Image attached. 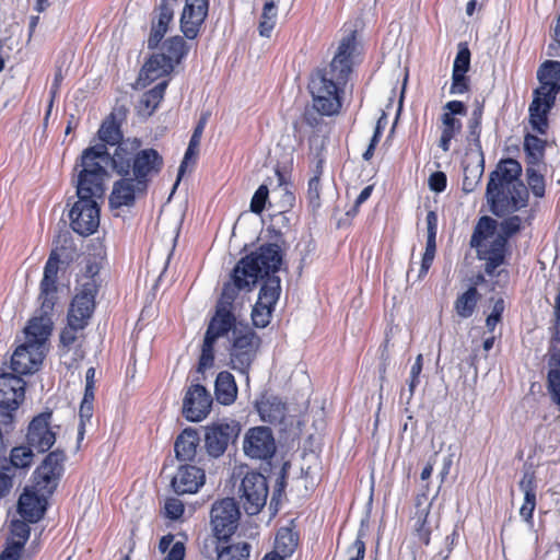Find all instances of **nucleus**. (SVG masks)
I'll return each instance as SVG.
<instances>
[{
  "instance_id": "obj_11",
  "label": "nucleus",
  "mask_w": 560,
  "mask_h": 560,
  "mask_svg": "<svg viewBox=\"0 0 560 560\" xmlns=\"http://www.w3.org/2000/svg\"><path fill=\"white\" fill-rule=\"evenodd\" d=\"M240 515L234 499L225 498L215 502L211 509V524L214 532L212 538L232 536L237 528Z\"/></svg>"
},
{
  "instance_id": "obj_33",
  "label": "nucleus",
  "mask_w": 560,
  "mask_h": 560,
  "mask_svg": "<svg viewBox=\"0 0 560 560\" xmlns=\"http://www.w3.org/2000/svg\"><path fill=\"white\" fill-rule=\"evenodd\" d=\"M199 435L194 429H185L176 439L174 451L177 459L182 462L194 460L199 446Z\"/></svg>"
},
{
  "instance_id": "obj_1",
  "label": "nucleus",
  "mask_w": 560,
  "mask_h": 560,
  "mask_svg": "<svg viewBox=\"0 0 560 560\" xmlns=\"http://www.w3.org/2000/svg\"><path fill=\"white\" fill-rule=\"evenodd\" d=\"M108 161L104 145L85 149L81 156V170L77 180L78 200L69 218L72 230L83 236L93 234L100 225L98 200L103 199L106 171L103 163Z\"/></svg>"
},
{
  "instance_id": "obj_3",
  "label": "nucleus",
  "mask_w": 560,
  "mask_h": 560,
  "mask_svg": "<svg viewBox=\"0 0 560 560\" xmlns=\"http://www.w3.org/2000/svg\"><path fill=\"white\" fill-rule=\"evenodd\" d=\"M281 264L282 253L279 245H261L256 252L237 262L232 280L224 284L217 306L232 310L240 291H250L259 279L265 280L270 273H277Z\"/></svg>"
},
{
  "instance_id": "obj_8",
  "label": "nucleus",
  "mask_w": 560,
  "mask_h": 560,
  "mask_svg": "<svg viewBox=\"0 0 560 560\" xmlns=\"http://www.w3.org/2000/svg\"><path fill=\"white\" fill-rule=\"evenodd\" d=\"M280 282V278L276 273H270L264 280L258 300L252 312V319L256 327L265 328L270 323L273 306L281 292Z\"/></svg>"
},
{
  "instance_id": "obj_48",
  "label": "nucleus",
  "mask_w": 560,
  "mask_h": 560,
  "mask_svg": "<svg viewBox=\"0 0 560 560\" xmlns=\"http://www.w3.org/2000/svg\"><path fill=\"white\" fill-rule=\"evenodd\" d=\"M323 173V161L318 160L314 171V176L308 180L307 198L313 208L320 205V176Z\"/></svg>"
},
{
  "instance_id": "obj_4",
  "label": "nucleus",
  "mask_w": 560,
  "mask_h": 560,
  "mask_svg": "<svg viewBox=\"0 0 560 560\" xmlns=\"http://www.w3.org/2000/svg\"><path fill=\"white\" fill-rule=\"evenodd\" d=\"M140 145L138 139L121 142L113 154H108V161L103 163V168L110 165L118 175H131L148 187L150 179L160 173L163 158L154 149L140 150Z\"/></svg>"
},
{
  "instance_id": "obj_35",
  "label": "nucleus",
  "mask_w": 560,
  "mask_h": 560,
  "mask_svg": "<svg viewBox=\"0 0 560 560\" xmlns=\"http://www.w3.org/2000/svg\"><path fill=\"white\" fill-rule=\"evenodd\" d=\"M173 68V63L162 52L155 54L144 63L140 79L152 82L168 74Z\"/></svg>"
},
{
  "instance_id": "obj_20",
  "label": "nucleus",
  "mask_w": 560,
  "mask_h": 560,
  "mask_svg": "<svg viewBox=\"0 0 560 560\" xmlns=\"http://www.w3.org/2000/svg\"><path fill=\"white\" fill-rule=\"evenodd\" d=\"M59 256L52 250L49 255L48 260L46 261L44 268V276L40 281V294L39 301H42V307L44 312H52L55 303H56V293H57V275L59 270Z\"/></svg>"
},
{
  "instance_id": "obj_47",
  "label": "nucleus",
  "mask_w": 560,
  "mask_h": 560,
  "mask_svg": "<svg viewBox=\"0 0 560 560\" xmlns=\"http://www.w3.org/2000/svg\"><path fill=\"white\" fill-rule=\"evenodd\" d=\"M524 149L528 155V163L537 165L544 155L545 141L536 136L527 135L524 139Z\"/></svg>"
},
{
  "instance_id": "obj_45",
  "label": "nucleus",
  "mask_w": 560,
  "mask_h": 560,
  "mask_svg": "<svg viewBox=\"0 0 560 560\" xmlns=\"http://www.w3.org/2000/svg\"><path fill=\"white\" fill-rule=\"evenodd\" d=\"M278 15L277 3L266 1L262 8V13L259 22V34L264 37H270L271 32L276 25Z\"/></svg>"
},
{
  "instance_id": "obj_51",
  "label": "nucleus",
  "mask_w": 560,
  "mask_h": 560,
  "mask_svg": "<svg viewBox=\"0 0 560 560\" xmlns=\"http://www.w3.org/2000/svg\"><path fill=\"white\" fill-rule=\"evenodd\" d=\"M482 106H477L468 120V136L467 139L472 141L476 145L480 147V132H481Z\"/></svg>"
},
{
  "instance_id": "obj_54",
  "label": "nucleus",
  "mask_w": 560,
  "mask_h": 560,
  "mask_svg": "<svg viewBox=\"0 0 560 560\" xmlns=\"http://www.w3.org/2000/svg\"><path fill=\"white\" fill-rule=\"evenodd\" d=\"M422 365H423L422 354H418L416 358V361L413 362V364L410 369L409 378L407 381L408 393H409L408 398H407L408 401L412 398L415 390L420 383V374L422 372Z\"/></svg>"
},
{
  "instance_id": "obj_57",
  "label": "nucleus",
  "mask_w": 560,
  "mask_h": 560,
  "mask_svg": "<svg viewBox=\"0 0 560 560\" xmlns=\"http://www.w3.org/2000/svg\"><path fill=\"white\" fill-rule=\"evenodd\" d=\"M385 124H386V119H385V115L383 114L382 117L376 122L374 133H373V137L371 138L370 144H369L368 149L365 150V152L363 153V159L365 161H369L372 159V156L374 154L375 147L380 142L382 132L385 128Z\"/></svg>"
},
{
  "instance_id": "obj_5",
  "label": "nucleus",
  "mask_w": 560,
  "mask_h": 560,
  "mask_svg": "<svg viewBox=\"0 0 560 560\" xmlns=\"http://www.w3.org/2000/svg\"><path fill=\"white\" fill-rule=\"evenodd\" d=\"M497 222L489 218L479 219L470 238V246L476 248L478 258L486 261L485 271L493 277L495 270L504 262L506 243L504 236L495 235Z\"/></svg>"
},
{
  "instance_id": "obj_56",
  "label": "nucleus",
  "mask_w": 560,
  "mask_h": 560,
  "mask_svg": "<svg viewBox=\"0 0 560 560\" xmlns=\"http://www.w3.org/2000/svg\"><path fill=\"white\" fill-rule=\"evenodd\" d=\"M269 189L267 185H260L250 200V211L260 214L268 200Z\"/></svg>"
},
{
  "instance_id": "obj_26",
  "label": "nucleus",
  "mask_w": 560,
  "mask_h": 560,
  "mask_svg": "<svg viewBox=\"0 0 560 560\" xmlns=\"http://www.w3.org/2000/svg\"><path fill=\"white\" fill-rule=\"evenodd\" d=\"M52 312H44L39 307V314L30 319L28 325L24 329L26 343H32L39 349L46 350V341L51 334L52 329Z\"/></svg>"
},
{
  "instance_id": "obj_53",
  "label": "nucleus",
  "mask_w": 560,
  "mask_h": 560,
  "mask_svg": "<svg viewBox=\"0 0 560 560\" xmlns=\"http://www.w3.org/2000/svg\"><path fill=\"white\" fill-rule=\"evenodd\" d=\"M522 228V218L518 215H512L500 223L499 233L495 232L497 236H504V241L508 242V238L516 234Z\"/></svg>"
},
{
  "instance_id": "obj_37",
  "label": "nucleus",
  "mask_w": 560,
  "mask_h": 560,
  "mask_svg": "<svg viewBox=\"0 0 560 560\" xmlns=\"http://www.w3.org/2000/svg\"><path fill=\"white\" fill-rule=\"evenodd\" d=\"M520 488L524 493V502L520 509V514L525 521L533 517V512L536 506V486L534 476L525 474L520 481Z\"/></svg>"
},
{
  "instance_id": "obj_59",
  "label": "nucleus",
  "mask_w": 560,
  "mask_h": 560,
  "mask_svg": "<svg viewBox=\"0 0 560 560\" xmlns=\"http://www.w3.org/2000/svg\"><path fill=\"white\" fill-rule=\"evenodd\" d=\"M470 66V51L467 47H460L453 65V72L466 73Z\"/></svg>"
},
{
  "instance_id": "obj_63",
  "label": "nucleus",
  "mask_w": 560,
  "mask_h": 560,
  "mask_svg": "<svg viewBox=\"0 0 560 560\" xmlns=\"http://www.w3.org/2000/svg\"><path fill=\"white\" fill-rule=\"evenodd\" d=\"M468 91L466 73H452V85L450 93L457 95Z\"/></svg>"
},
{
  "instance_id": "obj_14",
  "label": "nucleus",
  "mask_w": 560,
  "mask_h": 560,
  "mask_svg": "<svg viewBox=\"0 0 560 560\" xmlns=\"http://www.w3.org/2000/svg\"><path fill=\"white\" fill-rule=\"evenodd\" d=\"M552 86H539L534 92V98L529 105V122L532 129L538 133H546L548 128V113L555 104Z\"/></svg>"
},
{
  "instance_id": "obj_44",
  "label": "nucleus",
  "mask_w": 560,
  "mask_h": 560,
  "mask_svg": "<svg viewBox=\"0 0 560 560\" xmlns=\"http://www.w3.org/2000/svg\"><path fill=\"white\" fill-rule=\"evenodd\" d=\"M163 55L174 65L180 61L186 55V43L183 37L174 36L168 38L162 46Z\"/></svg>"
},
{
  "instance_id": "obj_41",
  "label": "nucleus",
  "mask_w": 560,
  "mask_h": 560,
  "mask_svg": "<svg viewBox=\"0 0 560 560\" xmlns=\"http://www.w3.org/2000/svg\"><path fill=\"white\" fill-rule=\"evenodd\" d=\"M207 120H208V116L203 115L200 118L198 125L196 126L194 133L190 138L188 148L185 152L184 159L182 161V164L179 166V175H183L185 173V170H186L188 163L190 162V160L195 159L197 156L198 151H199L200 139H201L205 126L207 124Z\"/></svg>"
},
{
  "instance_id": "obj_22",
  "label": "nucleus",
  "mask_w": 560,
  "mask_h": 560,
  "mask_svg": "<svg viewBox=\"0 0 560 560\" xmlns=\"http://www.w3.org/2000/svg\"><path fill=\"white\" fill-rule=\"evenodd\" d=\"M147 190V186L142 184V180L129 176H122L121 179L117 180L109 197V203L112 208L131 207L133 206L136 198L142 195Z\"/></svg>"
},
{
  "instance_id": "obj_29",
  "label": "nucleus",
  "mask_w": 560,
  "mask_h": 560,
  "mask_svg": "<svg viewBox=\"0 0 560 560\" xmlns=\"http://www.w3.org/2000/svg\"><path fill=\"white\" fill-rule=\"evenodd\" d=\"M242 322H237L232 310L217 306L215 314L209 323L206 331V338L217 341L220 337L226 336L230 331L232 337L237 326H246Z\"/></svg>"
},
{
  "instance_id": "obj_13",
  "label": "nucleus",
  "mask_w": 560,
  "mask_h": 560,
  "mask_svg": "<svg viewBox=\"0 0 560 560\" xmlns=\"http://www.w3.org/2000/svg\"><path fill=\"white\" fill-rule=\"evenodd\" d=\"M243 450L250 458L268 459L272 457L276 452V442L271 430L266 427L249 429L244 439Z\"/></svg>"
},
{
  "instance_id": "obj_42",
  "label": "nucleus",
  "mask_w": 560,
  "mask_h": 560,
  "mask_svg": "<svg viewBox=\"0 0 560 560\" xmlns=\"http://www.w3.org/2000/svg\"><path fill=\"white\" fill-rule=\"evenodd\" d=\"M417 512L412 517L413 521V529L419 538V540L428 545L430 541L431 527L428 524V515H429V506L421 508L420 498L417 499Z\"/></svg>"
},
{
  "instance_id": "obj_31",
  "label": "nucleus",
  "mask_w": 560,
  "mask_h": 560,
  "mask_svg": "<svg viewBox=\"0 0 560 560\" xmlns=\"http://www.w3.org/2000/svg\"><path fill=\"white\" fill-rule=\"evenodd\" d=\"M299 536L289 527H281L275 540L273 551L266 553L261 560H285L295 551Z\"/></svg>"
},
{
  "instance_id": "obj_18",
  "label": "nucleus",
  "mask_w": 560,
  "mask_h": 560,
  "mask_svg": "<svg viewBox=\"0 0 560 560\" xmlns=\"http://www.w3.org/2000/svg\"><path fill=\"white\" fill-rule=\"evenodd\" d=\"M235 423H214L206 429L205 446L212 457H220L226 451L229 443L237 435Z\"/></svg>"
},
{
  "instance_id": "obj_58",
  "label": "nucleus",
  "mask_w": 560,
  "mask_h": 560,
  "mask_svg": "<svg viewBox=\"0 0 560 560\" xmlns=\"http://www.w3.org/2000/svg\"><path fill=\"white\" fill-rule=\"evenodd\" d=\"M93 416V402L81 401L79 417L80 423L78 429V439L82 440L85 433V424L90 422Z\"/></svg>"
},
{
  "instance_id": "obj_50",
  "label": "nucleus",
  "mask_w": 560,
  "mask_h": 560,
  "mask_svg": "<svg viewBox=\"0 0 560 560\" xmlns=\"http://www.w3.org/2000/svg\"><path fill=\"white\" fill-rule=\"evenodd\" d=\"M527 184L534 196L541 198L545 195V179L539 171V164L529 166L526 170Z\"/></svg>"
},
{
  "instance_id": "obj_10",
  "label": "nucleus",
  "mask_w": 560,
  "mask_h": 560,
  "mask_svg": "<svg viewBox=\"0 0 560 560\" xmlns=\"http://www.w3.org/2000/svg\"><path fill=\"white\" fill-rule=\"evenodd\" d=\"M268 485L264 475L247 472L240 487L241 500L247 514L256 515L265 506L268 498Z\"/></svg>"
},
{
  "instance_id": "obj_62",
  "label": "nucleus",
  "mask_w": 560,
  "mask_h": 560,
  "mask_svg": "<svg viewBox=\"0 0 560 560\" xmlns=\"http://www.w3.org/2000/svg\"><path fill=\"white\" fill-rule=\"evenodd\" d=\"M165 515L171 520H178L184 513V504L179 499L170 498L165 501Z\"/></svg>"
},
{
  "instance_id": "obj_7",
  "label": "nucleus",
  "mask_w": 560,
  "mask_h": 560,
  "mask_svg": "<svg viewBox=\"0 0 560 560\" xmlns=\"http://www.w3.org/2000/svg\"><path fill=\"white\" fill-rule=\"evenodd\" d=\"M258 348L259 338L255 331L248 325L237 326L234 330L230 348L232 368L241 373H247Z\"/></svg>"
},
{
  "instance_id": "obj_55",
  "label": "nucleus",
  "mask_w": 560,
  "mask_h": 560,
  "mask_svg": "<svg viewBox=\"0 0 560 560\" xmlns=\"http://www.w3.org/2000/svg\"><path fill=\"white\" fill-rule=\"evenodd\" d=\"M14 470L9 464H0V499L7 497L13 487Z\"/></svg>"
},
{
  "instance_id": "obj_16",
  "label": "nucleus",
  "mask_w": 560,
  "mask_h": 560,
  "mask_svg": "<svg viewBox=\"0 0 560 560\" xmlns=\"http://www.w3.org/2000/svg\"><path fill=\"white\" fill-rule=\"evenodd\" d=\"M466 114V106L460 101H450L444 105L443 114L441 116L442 131L439 142V147L444 152L450 150L452 139H454L462 130V121L455 116H465Z\"/></svg>"
},
{
  "instance_id": "obj_64",
  "label": "nucleus",
  "mask_w": 560,
  "mask_h": 560,
  "mask_svg": "<svg viewBox=\"0 0 560 560\" xmlns=\"http://www.w3.org/2000/svg\"><path fill=\"white\" fill-rule=\"evenodd\" d=\"M549 370H560V336L559 334L553 339L550 358H549Z\"/></svg>"
},
{
  "instance_id": "obj_52",
  "label": "nucleus",
  "mask_w": 560,
  "mask_h": 560,
  "mask_svg": "<svg viewBox=\"0 0 560 560\" xmlns=\"http://www.w3.org/2000/svg\"><path fill=\"white\" fill-rule=\"evenodd\" d=\"M483 173V160L481 163L472 168L466 166L464 170L463 190L465 192H471L476 185L479 183Z\"/></svg>"
},
{
  "instance_id": "obj_6",
  "label": "nucleus",
  "mask_w": 560,
  "mask_h": 560,
  "mask_svg": "<svg viewBox=\"0 0 560 560\" xmlns=\"http://www.w3.org/2000/svg\"><path fill=\"white\" fill-rule=\"evenodd\" d=\"M486 195L491 211L498 217L518 211L528 202V190L522 182L498 189L494 180H489Z\"/></svg>"
},
{
  "instance_id": "obj_38",
  "label": "nucleus",
  "mask_w": 560,
  "mask_h": 560,
  "mask_svg": "<svg viewBox=\"0 0 560 560\" xmlns=\"http://www.w3.org/2000/svg\"><path fill=\"white\" fill-rule=\"evenodd\" d=\"M167 81L164 80L141 96L138 110L142 116H151L164 97Z\"/></svg>"
},
{
  "instance_id": "obj_60",
  "label": "nucleus",
  "mask_w": 560,
  "mask_h": 560,
  "mask_svg": "<svg viewBox=\"0 0 560 560\" xmlns=\"http://www.w3.org/2000/svg\"><path fill=\"white\" fill-rule=\"evenodd\" d=\"M82 329H84V327H79L68 320L67 327H65L60 334V342L62 347L69 349L75 342L78 339V332Z\"/></svg>"
},
{
  "instance_id": "obj_49",
  "label": "nucleus",
  "mask_w": 560,
  "mask_h": 560,
  "mask_svg": "<svg viewBox=\"0 0 560 560\" xmlns=\"http://www.w3.org/2000/svg\"><path fill=\"white\" fill-rule=\"evenodd\" d=\"M33 450L30 445L13 447L10 454V466L13 468H28L33 463Z\"/></svg>"
},
{
  "instance_id": "obj_61",
  "label": "nucleus",
  "mask_w": 560,
  "mask_h": 560,
  "mask_svg": "<svg viewBox=\"0 0 560 560\" xmlns=\"http://www.w3.org/2000/svg\"><path fill=\"white\" fill-rule=\"evenodd\" d=\"M215 341L209 338L203 339L202 351L199 360L200 369H207L212 365L214 355H213V346Z\"/></svg>"
},
{
  "instance_id": "obj_36",
  "label": "nucleus",
  "mask_w": 560,
  "mask_h": 560,
  "mask_svg": "<svg viewBox=\"0 0 560 560\" xmlns=\"http://www.w3.org/2000/svg\"><path fill=\"white\" fill-rule=\"evenodd\" d=\"M214 393L217 400L223 405L232 404L237 394L234 376L226 371L220 372L215 380Z\"/></svg>"
},
{
  "instance_id": "obj_2",
  "label": "nucleus",
  "mask_w": 560,
  "mask_h": 560,
  "mask_svg": "<svg viewBox=\"0 0 560 560\" xmlns=\"http://www.w3.org/2000/svg\"><path fill=\"white\" fill-rule=\"evenodd\" d=\"M355 49L353 34L345 37L331 62L315 71L308 82L313 109L323 116L338 114L342 106V95L351 73V57Z\"/></svg>"
},
{
  "instance_id": "obj_9",
  "label": "nucleus",
  "mask_w": 560,
  "mask_h": 560,
  "mask_svg": "<svg viewBox=\"0 0 560 560\" xmlns=\"http://www.w3.org/2000/svg\"><path fill=\"white\" fill-rule=\"evenodd\" d=\"M252 546L244 540H236L232 536L208 538L203 542V553L209 560H247Z\"/></svg>"
},
{
  "instance_id": "obj_12",
  "label": "nucleus",
  "mask_w": 560,
  "mask_h": 560,
  "mask_svg": "<svg viewBox=\"0 0 560 560\" xmlns=\"http://www.w3.org/2000/svg\"><path fill=\"white\" fill-rule=\"evenodd\" d=\"M65 459L66 455L60 450L52 451L45 457L42 465L34 472L35 488L38 491L52 493L63 472Z\"/></svg>"
},
{
  "instance_id": "obj_21",
  "label": "nucleus",
  "mask_w": 560,
  "mask_h": 560,
  "mask_svg": "<svg viewBox=\"0 0 560 560\" xmlns=\"http://www.w3.org/2000/svg\"><path fill=\"white\" fill-rule=\"evenodd\" d=\"M44 357L43 349L24 342L15 349L11 357V369L20 375L32 374L39 369Z\"/></svg>"
},
{
  "instance_id": "obj_25",
  "label": "nucleus",
  "mask_w": 560,
  "mask_h": 560,
  "mask_svg": "<svg viewBox=\"0 0 560 560\" xmlns=\"http://www.w3.org/2000/svg\"><path fill=\"white\" fill-rule=\"evenodd\" d=\"M94 290L92 285H84L71 302L68 312V320L79 327H85L94 311Z\"/></svg>"
},
{
  "instance_id": "obj_27",
  "label": "nucleus",
  "mask_w": 560,
  "mask_h": 560,
  "mask_svg": "<svg viewBox=\"0 0 560 560\" xmlns=\"http://www.w3.org/2000/svg\"><path fill=\"white\" fill-rule=\"evenodd\" d=\"M26 488L21 494L18 503V511L20 515L28 523L39 521L46 510V492Z\"/></svg>"
},
{
  "instance_id": "obj_46",
  "label": "nucleus",
  "mask_w": 560,
  "mask_h": 560,
  "mask_svg": "<svg viewBox=\"0 0 560 560\" xmlns=\"http://www.w3.org/2000/svg\"><path fill=\"white\" fill-rule=\"evenodd\" d=\"M121 132L118 128V126L115 124L114 120H106L102 124L100 130H98V138L103 143H100L98 145H104L106 153L107 148L106 144L115 145L117 147L122 142L121 141Z\"/></svg>"
},
{
  "instance_id": "obj_32",
  "label": "nucleus",
  "mask_w": 560,
  "mask_h": 560,
  "mask_svg": "<svg viewBox=\"0 0 560 560\" xmlns=\"http://www.w3.org/2000/svg\"><path fill=\"white\" fill-rule=\"evenodd\" d=\"M257 411L264 422L280 424L284 421L287 408L280 398L276 396H262L256 402Z\"/></svg>"
},
{
  "instance_id": "obj_43",
  "label": "nucleus",
  "mask_w": 560,
  "mask_h": 560,
  "mask_svg": "<svg viewBox=\"0 0 560 560\" xmlns=\"http://www.w3.org/2000/svg\"><path fill=\"white\" fill-rule=\"evenodd\" d=\"M159 550L162 553H167L164 560H184L186 548L183 539H176L173 535H166L161 538Z\"/></svg>"
},
{
  "instance_id": "obj_24",
  "label": "nucleus",
  "mask_w": 560,
  "mask_h": 560,
  "mask_svg": "<svg viewBox=\"0 0 560 560\" xmlns=\"http://www.w3.org/2000/svg\"><path fill=\"white\" fill-rule=\"evenodd\" d=\"M178 0H161L155 10L156 15L152 20L151 33L148 38V47L154 49L159 46L170 25L174 20V9Z\"/></svg>"
},
{
  "instance_id": "obj_15",
  "label": "nucleus",
  "mask_w": 560,
  "mask_h": 560,
  "mask_svg": "<svg viewBox=\"0 0 560 560\" xmlns=\"http://www.w3.org/2000/svg\"><path fill=\"white\" fill-rule=\"evenodd\" d=\"M209 12V0H186L179 19L180 31L188 39H195Z\"/></svg>"
},
{
  "instance_id": "obj_28",
  "label": "nucleus",
  "mask_w": 560,
  "mask_h": 560,
  "mask_svg": "<svg viewBox=\"0 0 560 560\" xmlns=\"http://www.w3.org/2000/svg\"><path fill=\"white\" fill-rule=\"evenodd\" d=\"M206 481L205 470L192 465H183L172 479V487L178 494L196 493Z\"/></svg>"
},
{
  "instance_id": "obj_34",
  "label": "nucleus",
  "mask_w": 560,
  "mask_h": 560,
  "mask_svg": "<svg viewBox=\"0 0 560 560\" xmlns=\"http://www.w3.org/2000/svg\"><path fill=\"white\" fill-rule=\"evenodd\" d=\"M522 173L521 164L513 159H506L502 161L495 171L490 174L489 180H494L495 187H504L513 185L514 183H521L518 177Z\"/></svg>"
},
{
  "instance_id": "obj_39",
  "label": "nucleus",
  "mask_w": 560,
  "mask_h": 560,
  "mask_svg": "<svg viewBox=\"0 0 560 560\" xmlns=\"http://www.w3.org/2000/svg\"><path fill=\"white\" fill-rule=\"evenodd\" d=\"M539 86H552V95L556 96L560 90V61L548 60L541 65L537 72Z\"/></svg>"
},
{
  "instance_id": "obj_30",
  "label": "nucleus",
  "mask_w": 560,
  "mask_h": 560,
  "mask_svg": "<svg viewBox=\"0 0 560 560\" xmlns=\"http://www.w3.org/2000/svg\"><path fill=\"white\" fill-rule=\"evenodd\" d=\"M30 537V526L26 522L15 520L11 523V535L7 546L0 555V560H19L24 544Z\"/></svg>"
},
{
  "instance_id": "obj_40",
  "label": "nucleus",
  "mask_w": 560,
  "mask_h": 560,
  "mask_svg": "<svg viewBox=\"0 0 560 560\" xmlns=\"http://www.w3.org/2000/svg\"><path fill=\"white\" fill-rule=\"evenodd\" d=\"M480 295L475 287H469L464 293L457 296L454 302V310L460 318L470 317L477 306Z\"/></svg>"
},
{
  "instance_id": "obj_17",
  "label": "nucleus",
  "mask_w": 560,
  "mask_h": 560,
  "mask_svg": "<svg viewBox=\"0 0 560 560\" xmlns=\"http://www.w3.org/2000/svg\"><path fill=\"white\" fill-rule=\"evenodd\" d=\"M211 404L212 399L207 389L199 384L192 385L184 397L183 413L187 420L199 422L209 413Z\"/></svg>"
},
{
  "instance_id": "obj_23",
  "label": "nucleus",
  "mask_w": 560,
  "mask_h": 560,
  "mask_svg": "<svg viewBox=\"0 0 560 560\" xmlns=\"http://www.w3.org/2000/svg\"><path fill=\"white\" fill-rule=\"evenodd\" d=\"M25 382L22 377L4 373L0 375V407L14 411L24 399Z\"/></svg>"
},
{
  "instance_id": "obj_19",
  "label": "nucleus",
  "mask_w": 560,
  "mask_h": 560,
  "mask_svg": "<svg viewBox=\"0 0 560 560\" xmlns=\"http://www.w3.org/2000/svg\"><path fill=\"white\" fill-rule=\"evenodd\" d=\"M50 418V412L40 413L28 425L27 443L39 453L50 450L56 442V433L49 427Z\"/></svg>"
}]
</instances>
